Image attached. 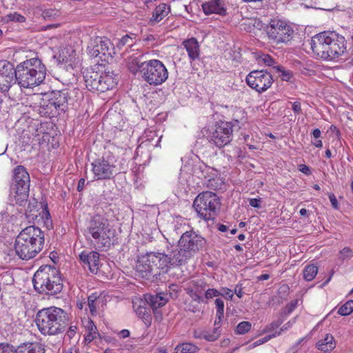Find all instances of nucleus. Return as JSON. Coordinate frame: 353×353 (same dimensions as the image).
Wrapping results in <instances>:
<instances>
[{
	"instance_id": "52",
	"label": "nucleus",
	"mask_w": 353,
	"mask_h": 353,
	"mask_svg": "<svg viewBox=\"0 0 353 353\" xmlns=\"http://www.w3.org/2000/svg\"><path fill=\"white\" fill-rule=\"evenodd\" d=\"M65 54H68V51L63 50L59 54V61L62 63H68L72 61V58L67 57Z\"/></svg>"
},
{
	"instance_id": "48",
	"label": "nucleus",
	"mask_w": 353,
	"mask_h": 353,
	"mask_svg": "<svg viewBox=\"0 0 353 353\" xmlns=\"http://www.w3.org/2000/svg\"><path fill=\"white\" fill-rule=\"evenodd\" d=\"M41 217L44 220V223L48 227L49 226V225H52V222L50 221V214L46 206L45 207V208L42 210Z\"/></svg>"
},
{
	"instance_id": "5",
	"label": "nucleus",
	"mask_w": 353,
	"mask_h": 353,
	"mask_svg": "<svg viewBox=\"0 0 353 353\" xmlns=\"http://www.w3.org/2000/svg\"><path fill=\"white\" fill-rule=\"evenodd\" d=\"M32 283L35 291L46 295H55L63 287L59 270L51 265L41 266L34 273Z\"/></svg>"
},
{
	"instance_id": "50",
	"label": "nucleus",
	"mask_w": 353,
	"mask_h": 353,
	"mask_svg": "<svg viewBox=\"0 0 353 353\" xmlns=\"http://www.w3.org/2000/svg\"><path fill=\"white\" fill-rule=\"evenodd\" d=\"M261 58L263 62L269 66L272 65L274 62V59L268 54H263Z\"/></svg>"
},
{
	"instance_id": "59",
	"label": "nucleus",
	"mask_w": 353,
	"mask_h": 353,
	"mask_svg": "<svg viewBox=\"0 0 353 353\" xmlns=\"http://www.w3.org/2000/svg\"><path fill=\"white\" fill-rule=\"evenodd\" d=\"M294 323H295V319L289 321L288 322H287L285 324H284L281 327V331L284 332L285 330H288V329H290V327H292V325L294 324Z\"/></svg>"
},
{
	"instance_id": "51",
	"label": "nucleus",
	"mask_w": 353,
	"mask_h": 353,
	"mask_svg": "<svg viewBox=\"0 0 353 353\" xmlns=\"http://www.w3.org/2000/svg\"><path fill=\"white\" fill-rule=\"evenodd\" d=\"M299 170L305 175H310L312 174L310 168L309 166L305 164H301L299 165Z\"/></svg>"
},
{
	"instance_id": "53",
	"label": "nucleus",
	"mask_w": 353,
	"mask_h": 353,
	"mask_svg": "<svg viewBox=\"0 0 353 353\" xmlns=\"http://www.w3.org/2000/svg\"><path fill=\"white\" fill-rule=\"evenodd\" d=\"M282 321H273L272 323H271L268 327H267V330L268 331H272V330H274L276 328H278L280 325L282 323Z\"/></svg>"
},
{
	"instance_id": "56",
	"label": "nucleus",
	"mask_w": 353,
	"mask_h": 353,
	"mask_svg": "<svg viewBox=\"0 0 353 353\" xmlns=\"http://www.w3.org/2000/svg\"><path fill=\"white\" fill-rule=\"evenodd\" d=\"M270 339H271V336H265L264 338L255 341L253 344H252L251 347H256L258 345H262L264 343L268 341Z\"/></svg>"
},
{
	"instance_id": "28",
	"label": "nucleus",
	"mask_w": 353,
	"mask_h": 353,
	"mask_svg": "<svg viewBox=\"0 0 353 353\" xmlns=\"http://www.w3.org/2000/svg\"><path fill=\"white\" fill-rule=\"evenodd\" d=\"M336 347V342L331 334L326 333L316 343V347L323 352H329Z\"/></svg>"
},
{
	"instance_id": "43",
	"label": "nucleus",
	"mask_w": 353,
	"mask_h": 353,
	"mask_svg": "<svg viewBox=\"0 0 353 353\" xmlns=\"http://www.w3.org/2000/svg\"><path fill=\"white\" fill-rule=\"evenodd\" d=\"M134 43V41H133V39L130 37L128 34H126L123 37H122V38L119 41L118 43H117V46L119 48H121L125 45H127L128 46H132Z\"/></svg>"
},
{
	"instance_id": "42",
	"label": "nucleus",
	"mask_w": 353,
	"mask_h": 353,
	"mask_svg": "<svg viewBox=\"0 0 353 353\" xmlns=\"http://www.w3.org/2000/svg\"><path fill=\"white\" fill-rule=\"evenodd\" d=\"M17 347H14L9 343H0V353H17Z\"/></svg>"
},
{
	"instance_id": "26",
	"label": "nucleus",
	"mask_w": 353,
	"mask_h": 353,
	"mask_svg": "<svg viewBox=\"0 0 353 353\" xmlns=\"http://www.w3.org/2000/svg\"><path fill=\"white\" fill-rule=\"evenodd\" d=\"M182 46L185 48L189 59L194 61L199 59L200 54V46L198 41L194 37L186 39L183 41Z\"/></svg>"
},
{
	"instance_id": "22",
	"label": "nucleus",
	"mask_w": 353,
	"mask_h": 353,
	"mask_svg": "<svg viewBox=\"0 0 353 353\" xmlns=\"http://www.w3.org/2000/svg\"><path fill=\"white\" fill-rule=\"evenodd\" d=\"M79 259L84 265H87L92 273L96 274L99 270V254L97 252L92 251L82 252L79 254Z\"/></svg>"
},
{
	"instance_id": "15",
	"label": "nucleus",
	"mask_w": 353,
	"mask_h": 353,
	"mask_svg": "<svg viewBox=\"0 0 353 353\" xmlns=\"http://www.w3.org/2000/svg\"><path fill=\"white\" fill-rule=\"evenodd\" d=\"M247 84L259 93L267 90L272 84L273 79L270 72L265 70H254L246 77Z\"/></svg>"
},
{
	"instance_id": "10",
	"label": "nucleus",
	"mask_w": 353,
	"mask_h": 353,
	"mask_svg": "<svg viewBox=\"0 0 353 353\" xmlns=\"http://www.w3.org/2000/svg\"><path fill=\"white\" fill-rule=\"evenodd\" d=\"M141 78L150 85H159L168 78L165 65L158 59L145 61L141 67Z\"/></svg>"
},
{
	"instance_id": "31",
	"label": "nucleus",
	"mask_w": 353,
	"mask_h": 353,
	"mask_svg": "<svg viewBox=\"0 0 353 353\" xmlns=\"http://www.w3.org/2000/svg\"><path fill=\"white\" fill-rule=\"evenodd\" d=\"M170 12V8L166 3H161L157 6L153 11L152 17L150 19V22L152 23L161 21L165 17H166Z\"/></svg>"
},
{
	"instance_id": "27",
	"label": "nucleus",
	"mask_w": 353,
	"mask_h": 353,
	"mask_svg": "<svg viewBox=\"0 0 353 353\" xmlns=\"http://www.w3.org/2000/svg\"><path fill=\"white\" fill-rule=\"evenodd\" d=\"M153 256V258H155L156 260H152L154 261L152 262H146L147 265L152 268V270H154L156 272V274H157L158 270H165L166 268V257L165 256V254L162 253H147L144 255L141 256L140 257H150Z\"/></svg>"
},
{
	"instance_id": "29",
	"label": "nucleus",
	"mask_w": 353,
	"mask_h": 353,
	"mask_svg": "<svg viewBox=\"0 0 353 353\" xmlns=\"http://www.w3.org/2000/svg\"><path fill=\"white\" fill-rule=\"evenodd\" d=\"M83 325L87 332L85 336V340L88 343L92 342L94 339H97L99 336L97 326L94 325L92 320L90 318L84 319L82 320Z\"/></svg>"
},
{
	"instance_id": "11",
	"label": "nucleus",
	"mask_w": 353,
	"mask_h": 353,
	"mask_svg": "<svg viewBox=\"0 0 353 353\" xmlns=\"http://www.w3.org/2000/svg\"><path fill=\"white\" fill-rule=\"evenodd\" d=\"M115 162L116 158L110 151L105 152L101 158L95 159L91 164L94 179L99 181L113 178L117 173Z\"/></svg>"
},
{
	"instance_id": "54",
	"label": "nucleus",
	"mask_w": 353,
	"mask_h": 353,
	"mask_svg": "<svg viewBox=\"0 0 353 353\" xmlns=\"http://www.w3.org/2000/svg\"><path fill=\"white\" fill-rule=\"evenodd\" d=\"M292 109L295 114L301 113V106L300 102L295 101L294 103H292Z\"/></svg>"
},
{
	"instance_id": "60",
	"label": "nucleus",
	"mask_w": 353,
	"mask_h": 353,
	"mask_svg": "<svg viewBox=\"0 0 353 353\" xmlns=\"http://www.w3.org/2000/svg\"><path fill=\"white\" fill-rule=\"evenodd\" d=\"M28 203V207H27V209L25 210V213L28 216V212H32V210H33V208H37V203L34 202L33 204L31 203L30 202H28L26 203V204Z\"/></svg>"
},
{
	"instance_id": "2",
	"label": "nucleus",
	"mask_w": 353,
	"mask_h": 353,
	"mask_svg": "<svg viewBox=\"0 0 353 353\" xmlns=\"http://www.w3.org/2000/svg\"><path fill=\"white\" fill-rule=\"evenodd\" d=\"M45 234L39 227L30 225L23 229L17 235L14 250L22 260L34 258L44 248Z\"/></svg>"
},
{
	"instance_id": "57",
	"label": "nucleus",
	"mask_w": 353,
	"mask_h": 353,
	"mask_svg": "<svg viewBox=\"0 0 353 353\" xmlns=\"http://www.w3.org/2000/svg\"><path fill=\"white\" fill-rule=\"evenodd\" d=\"M77 331V327L76 325H70L68 330L67 331V335L70 339L74 336Z\"/></svg>"
},
{
	"instance_id": "58",
	"label": "nucleus",
	"mask_w": 353,
	"mask_h": 353,
	"mask_svg": "<svg viewBox=\"0 0 353 353\" xmlns=\"http://www.w3.org/2000/svg\"><path fill=\"white\" fill-rule=\"evenodd\" d=\"M341 254L344 258L352 256V251L349 248H344L341 251Z\"/></svg>"
},
{
	"instance_id": "41",
	"label": "nucleus",
	"mask_w": 353,
	"mask_h": 353,
	"mask_svg": "<svg viewBox=\"0 0 353 353\" xmlns=\"http://www.w3.org/2000/svg\"><path fill=\"white\" fill-rule=\"evenodd\" d=\"M278 72H281L280 77L283 81H289L292 76V72L290 70H285L282 66L277 65L274 67Z\"/></svg>"
},
{
	"instance_id": "33",
	"label": "nucleus",
	"mask_w": 353,
	"mask_h": 353,
	"mask_svg": "<svg viewBox=\"0 0 353 353\" xmlns=\"http://www.w3.org/2000/svg\"><path fill=\"white\" fill-rule=\"evenodd\" d=\"M102 301V299L96 293H93L88 296L87 305L92 316L97 314V308Z\"/></svg>"
},
{
	"instance_id": "19",
	"label": "nucleus",
	"mask_w": 353,
	"mask_h": 353,
	"mask_svg": "<svg viewBox=\"0 0 353 353\" xmlns=\"http://www.w3.org/2000/svg\"><path fill=\"white\" fill-rule=\"evenodd\" d=\"M165 256L166 257L165 270H167L168 267H176L185 264L192 256L188 253V251H185L182 247L178 245L169 254H165Z\"/></svg>"
},
{
	"instance_id": "4",
	"label": "nucleus",
	"mask_w": 353,
	"mask_h": 353,
	"mask_svg": "<svg viewBox=\"0 0 353 353\" xmlns=\"http://www.w3.org/2000/svg\"><path fill=\"white\" fill-rule=\"evenodd\" d=\"M13 72L14 83L23 88H32L43 82L46 68L41 59L32 58L17 65Z\"/></svg>"
},
{
	"instance_id": "18",
	"label": "nucleus",
	"mask_w": 353,
	"mask_h": 353,
	"mask_svg": "<svg viewBox=\"0 0 353 353\" xmlns=\"http://www.w3.org/2000/svg\"><path fill=\"white\" fill-rule=\"evenodd\" d=\"M194 174L199 179L208 180V186L210 188H221L223 182L220 179H216L217 170L204 163H200L195 166L194 169Z\"/></svg>"
},
{
	"instance_id": "45",
	"label": "nucleus",
	"mask_w": 353,
	"mask_h": 353,
	"mask_svg": "<svg viewBox=\"0 0 353 353\" xmlns=\"http://www.w3.org/2000/svg\"><path fill=\"white\" fill-rule=\"evenodd\" d=\"M219 296H222L225 299L232 300L234 296V292L232 290L228 288H221L219 290Z\"/></svg>"
},
{
	"instance_id": "1",
	"label": "nucleus",
	"mask_w": 353,
	"mask_h": 353,
	"mask_svg": "<svg viewBox=\"0 0 353 353\" xmlns=\"http://www.w3.org/2000/svg\"><path fill=\"white\" fill-rule=\"evenodd\" d=\"M310 44L316 58L325 61L339 58L346 50L345 37L335 31H323L315 34Z\"/></svg>"
},
{
	"instance_id": "49",
	"label": "nucleus",
	"mask_w": 353,
	"mask_h": 353,
	"mask_svg": "<svg viewBox=\"0 0 353 353\" xmlns=\"http://www.w3.org/2000/svg\"><path fill=\"white\" fill-rule=\"evenodd\" d=\"M328 197H329V199L332 204V208L336 210L339 209V203H338V201H337V199H336L335 195L333 193H330L328 194Z\"/></svg>"
},
{
	"instance_id": "47",
	"label": "nucleus",
	"mask_w": 353,
	"mask_h": 353,
	"mask_svg": "<svg viewBox=\"0 0 353 353\" xmlns=\"http://www.w3.org/2000/svg\"><path fill=\"white\" fill-rule=\"evenodd\" d=\"M298 301H299L297 299L293 300L285 306V314L286 315H289L294 310V309L297 307Z\"/></svg>"
},
{
	"instance_id": "30",
	"label": "nucleus",
	"mask_w": 353,
	"mask_h": 353,
	"mask_svg": "<svg viewBox=\"0 0 353 353\" xmlns=\"http://www.w3.org/2000/svg\"><path fill=\"white\" fill-rule=\"evenodd\" d=\"M17 353H45V349L38 343H23L17 346Z\"/></svg>"
},
{
	"instance_id": "38",
	"label": "nucleus",
	"mask_w": 353,
	"mask_h": 353,
	"mask_svg": "<svg viewBox=\"0 0 353 353\" xmlns=\"http://www.w3.org/2000/svg\"><path fill=\"white\" fill-rule=\"evenodd\" d=\"M214 328L212 332L205 331L204 333V339L208 341H216L221 335V323L217 325H214Z\"/></svg>"
},
{
	"instance_id": "6",
	"label": "nucleus",
	"mask_w": 353,
	"mask_h": 353,
	"mask_svg": "<svg viewBox=\"0 0 353 353\" xmlns=\"http://www.w3.org/2000/svg\"><path fill=\"white\" fill-rule=\"evenodd\" d=\"M86 232L92 237V243L96 249L107 250L111 247L114 230L104 216L100 214L92 216L88 222Z\"/></svg>"
},
{
	"instance_id": "32",
	"label": "nucleus",
	"mask_w": 353,
	"mask_h": 353,
	"mask_svg": "<svg viewBox=\"0 0 353 353\" xmlns=\"http://www.w3.org/2000/svg\"><path fill=\"white\" fill-rule=\"evenodd\" d=\"M134 309L137 316L142 319L144 323L149 326L151 324L152 316L150 310H148L144 305L136 304L134 305Z\"/></svg>"
},
{
	"instance_id": "35",
	"label": "nucleus",
	"mask_w": 353,
	"mask_h": 353,
	"mask_svg": "<svg viewBox=\"0 0 353 353\" xmlns=\"http://www.w3.org/2000/svg\"><path fill=\"white\" fill-rule=\"evenodd\" d=\"M318 268L314 264L307 265L303 271V278L307 281H312L316 276Z\"/></svg>"
},
{
	"instance_id": "46",
	"label": "nucleus",
	"mask_w": 353,
	"mask_h": 353,
	"mask_svg": "<svg viewBox=\"0 0 353 353\" xmlns=\"http://www.w3.org/2000/svg\"><path fill=\"white\" fill-rule=\"evenodd\" d=\"M219 296V290L214 288H209L208 289L204 294V300L205 299H211L214 297H217Z\"/></svg>"
},
{
	"instance_id": "20",
	"label": "nucleus",
	"mask_w": 353,
	"mask_h": 353,
	"mask_svg": "<svg viewBox=\"0 0 353 353\" xmlns=\"http://www.w3.org/2000/svg\"><path fill=\"white\" fill-rule=\"evenodd\" d=\"M206 287L207 283L204 280L196 279L192 281L185 288V291L194 301L199 303H204V298L202 296V293L205 290Z\"/></svg>"
},
{
	"instance_id": "9",
	"label": "nucleus",
	"mask_w": 353,
	"mask_h": 353,
	"mask_svg": "<svg viewBox=\"0 0 353 353\" xmlns=\"http://www.w3.org/2000/svg\"><path fill=\"white\" fill-rule=\"evenodd\" d=\"M86 88L92 92H105L114 88L119 81L118 75L112 72L100 74L96 71H87L84 74Z\"/></svg>"
},
{
	"instance_id": "63",
	"label": "nucleus",
	"mask_w": 353,
	"mask_h": 353,
	"mask_svg": "<svg viewBox=\"0 0 353 353\" xmlns=\"http://www.w3.org/2000/svg\"><path fill=\"white\" fill-rule=\"evenodd\" d=\"M85 180L83 178H81L79 181V183H78V185H77V190L79 192H81L83 190L84 188V186H85Z\"/></svg>"
},
{
	"instance_id": "17",
	"label": "nucleus",
	"mask_w": 353,
	"mask_h": 353,
	"mask_svg": "<svg viewBox=\"0 0 353 353\" xmlns=\"http://www.w3.org/2000/svg\"><path fill=\"white\" fill-rule=\"evenodd\" d=\"M114 48L110 41L107 38L97 37L91 39L88 46V52L90 57H97L102 54L103 56H112Z\"/></svg>"
},
{
	"instance_id": "21",
	"label": "nucleus",
	"mask_w": 353,
	"mask_h": 353,
	"mask_svg": "<svg viewBox=\"0 0 353 353\" xmlns=\"http://www.w3.org/2000/svg\"><path fill=\"white\" fill-rule=\"evenodd\" d=\"M3 68L5 72L0 73V90L6 92L9 90L12 83H14V73L13 65L8 62H3Z\"/></svg>"
},
{
	"instance_id": "64",
	"label": "nucleus",
	"mask_w": 353,
	"mask_h": 353,
	"mask_svg": "<svg viewBox=\"0 0 353 353\" xmlns=\"http://www.w3.org/2000/svg\"><path fill=\"white\" fill-rule=\"evenodd\" d=\"M119 335L122 339L127 338L130 336V331L128 330H122L120 331Z\"/></svg>"
},
{
	"instance_id": "23",
	"label": "nucleus",
	"mask_w": 353,
	"mask_h": 353,
	"mask_svg": "<svg viewBox=\"0 0 353 353\" xmlns=\"http://www.w3.org/2000/svg\"><path fill=\"white\" fill-rule=\"evenodd\" d=\"M205 14H217L221 16L226 15V7L224 0H210L202 5Z\"/></svg>"
},
{
	"instance_id": "55",
	"label": "nucleus",
	"mask_w": 353,
	"mask_h": 353,
	"mask_svg": "<svg viewBox=\"0 0 353 353\" xmlns=\"http://www.w3.org/2000/svg\"><path fill=\"white\" fill-rule=\"evenodd\" d=\"M249 204L256 208H261V199H250L249 200Z\"/></svg>"
},
{
	"instance_id": "24",
	"label": "nucleus",
	"mask_w": 353,
	"mask_h": 353,
	"mask_svg": "<svg viewBox=\"0 0 353 353\" xmlns=\"http://www.w3.org/2000/svg\"><path fill=\"white\" fill-rule=\"evenodd\" d=\"M170 294L167 293H158L154 294H145V302L152 307L157 310L164 306L169 300Z\"/></svg>"
},
{
	"instance_id": "8",
	"label": "nucleus",
	"mask_w": 353,
	"mask_h": 353,
	"mask_svg": "<svg viewBox=\"0 0 353 353\" xmlns=\"http://www.w3.org/2000/svg\"><path fill=\"white\" fill-rule=\"evenodd\" d=\"M193 207L198 216L205 221L214 220L221 207L216 194L206 191L200 193L193 202Z\"/></svg>"
},
{
	"instance_id": "36",
	"label": "nucleus",
	"mask_w": 353,
	"mask_h": 353,
	"mask_svg": "<svg viewBox=\"0 0 353 353\" xmlns=\"http://www.w3.org/2000/svg\"><path fill=\"white\" fill-rule=\"evenodd\" d=\"M145 63V61H141L138 57L132 58L128 62V70L133 74L139 72L141 75V66Z\"/></svg>"
},
{
	"instance_id": "7",
	"label": "nucleus",
	"mask_w": 353,
	"mask_h": 353,
	"mask_svg": "<svg viewBox=\"0 0 353 353\" xmlns=\"http://www.w3.org/2000/svg\"><path fill=\"white\" fill-rule=\"evenodd\" d=\"M30 181L29 174L23 166L18 165L14 169L10 192V201L12 205L26 206L29 196Z\"/></svg>"
},
{
	"instance_id": "40",
	"label": "nucleus",
	"mask_w": 353,
	"mask_h": 353,
	"mask_svg": "<svg viewBox=\"0 0 353 353\" xmlns=\"http://www.w3.org/2000/svg\"><path fill=\"white\" fill-rule=\"evenodd\" d=\"M353 312V300L347 301L340 307L338 313L341 316H347Z\"/></svg>"
},
{
	"instance_id": "34",
	"label": "nucleus",
	"mask_w": 353,
	"mask_h": 353,
	"mask_svg": "<svg viewBox=\"0 0 353 353\" xmlns=\"http://www.w3.org/2000/svg\"><path fill=\"white\" fill-rule=\"evenodd\" d=\"M214 304L216 305V318L214 321V325H219L224 316V302L220 298H216Z\"/></svg>"
},
{
	"instance_id": "12",
	"label": "nucleus",
	"mask_w": 353,
	"mask_h": 353,
	"mask_svg": "<svg viewBox=\"0 0 353 353\" xmlns=\"http://www.w3.org/2000/svg\"><path fill=\"white\" fill-rule=\"evenodd\" d=\"M266 32L269 39L277 44L291 41L294 33L287 22L278 19H273L270 21Z\"/></svg>"
},
{
	"instance_id": "16",
	"label": "nucleus",
	"mask_w": 353,
	"mask_h": 353,
	"mask_svg": "<svg viewBox=\"0 0 353 353\" xmlns=\"http://www.w3.org/2000/svg\"><path fill=\"white\" fill-rule=\"evenodd\" d=\"M205 243L206 241L203 237L194 231L190 230L183 233L178 243L179 246L182 247L193 256L205 246Z\"/></svg>"
},
{
	"instance_id": "61",
	"label": "nucleus",
	"mask_w": 353,
	"mask_h": 353,
	"mask_svg": "<svg viewBox=\"0 0 353 353\" xmlns=\"http://www.w3.org/2000/svg\"><path fill=\"white\" fill-rule=\"evenodd\" d=\"M233 292H234L239 298H241L244 294L243 288L238 285L235 287Z\"/></svg>"
},
{
	"instance_id": "13",
	"label": "nucleus",
	"mask_w": 353,
	"mask_h": 353,
	"mask_svg": "<svg viewBox=\"0 0 353 353\" xmlns=\"http://www.w3.org/2000/svg\"><path fill=\"white\" fill-rule=\"evenodd\" d=\"M69 97L70 93L68 89L53 90L43 96L40 103L41 107L47 110L46 112L48 111L52 112L53 110L65 111Z\"/></svg>"
},
{
	"instance_id": "39",
	"label": "nucleus",
	"mask_w": 353,
	"mask_h": 353,
	"mask_svg": "<svg viewBox=\"0 0 353 353\" xmlns=\"http://www.w3.org/2000/svg\"><path fill=\"white\" fill-rule=\"evenodd\" d=\"M252 327V324L249 321H241L236 327L235 333L242 335L248 332Z\"/></svg>"
},
{
	"instance_id": "37",
	"label": "nucleus",
	"mask_w": 353,
	"mask_h": 353,
	"mask_svg": "<svg viewBox=\"0 0 353 353\" xmlns=\"http://www.w3.org/2000/svg\"><path fill=\"white\" fill-rule=\"evenodd\" d=\"M197 350L198 347L195 345L190 343H185L177 345L174 353H194Z\"/></svg>"
},
{
	"instance_id": "3",
	"label": "nucleus",
	"mask_w": 353,
	"mask_h": 353,
	"mask_svg": "<svg viewBox=\"0 0 353 353\" xmlns=\"http://www.w3.org/2000/svg\"><path fill=\"white\" fill-rule=\"evenodd\" d=\"M34 321L42 334L57 335L65 331L68 318L63 309L52 306L40 310Z\"/></svg>"
},
{
	"instance_id": "14",
	"label": "nucleus",
	"mask_w": 353,
	"mask_h": 353,
	"mask_svg": "<svg viewBox=\"0 0 353 353\" xmlns=\"http://www.w3.org/2000/svg\"><path fill=\"white\" fill-rule=\"evenodd\" d=\"M233 129L231 123L221 121L217 123L210 131L209 141L221 148L228 145L232 140Z\"/></svg>"
},
{
	"instance_id": "62",
	"label": "nucleus",
	"mask_w": 353,
	"mask_h": 353,
	"mask_svg": "<svg viewBox=\"0 0 353 353\" xmlns=\"http://www.w3.org/2000/svg\"><path fill=\"white\" fill-rule=\"evenodd\" d=\"M204 333L203 330H194V337L196 339H204Z\"/></svg>"
},
{
	"instance_id": "25",
	"label": "nucleus",
	"mask_w": 353,
	"mask_h": 353,
	"mask_svg": "<svg viewBox=\"0 0 353 353\" xmlns=\"http://www.w3.org/2000/svg\"><path fill=\"white\" fill-rule=\"evenodd\" d=\"M150 257H139L136 263L135 269L138 275L143 279H148L152 274L156 273V272L152 269L150 266L147 265L146 262H152V260H156L153 256Z\"/></svg>"
},
{
	"instance_id": "44",
	"label": "nucleus",
	"mask_w": 353,
	"mask_h": 353,
	"mask_svg": "<svg viewBox=\"0 0 353 353\" xmlns=\"http://www.w3.org/2000/svg\"><path fill=\"white\" fill-rule=\"evenodd\" d=\"M6 17L8 18V21H10L23 23L26 21L25 17L17 12L10 13L8 14Z\"/></svg>"
}]
</instances>
